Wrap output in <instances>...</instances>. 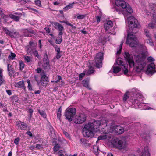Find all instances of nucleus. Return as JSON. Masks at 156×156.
<instances>
[{"label":"nucleus","mask_w":156,"mask_h":156,"mask_svg":"<svg viewBox=\"0 0 156 156\" xmlns=\"http://www.w3.org/2000/svg\"><path fill=\"white\" fill-rule=\"evenodd\" d=\"M101 122L99 121H94L86 124L83 129V133L85 137H92L94 135L95 129L98 128Z\"/></svg>","instance_id":"1"},{"label":"nucleus","mask_w":156,"mask_h":156,"mask_svg":"<svg viewBox=\"0 0 156 156\" xmlns=\"http://www.w3.org/2000/svg\"><path fill=\"white\" fill-rule=\"evenodd\" d=\"M115 3L117 7L115 8V11H117L119 14L122 12V9L119 6H121L122 9H125L127 12L129 14L133 12L132 8L123 0H115Z\"/></svg>","instance_id":"2"},{"label":"nucleus","mask_w":156,"mask_h":156,"mask_svg":"<svg viewBox=\"0 0 156 156\" xmlns=\"http://www.w3.org/2000/svg\"><path fill=\"white\" fill-rule=\"evenodd\" d=\"M146 56L144 55H140L136 58L137 66L134 67V70L137 72H140L143 69L145 66L144 62Z\"/></svg>","instance_id":"3"},{"label":"nucleus","mask_w":156,"mask_h":156,"mask_svg":"<svg viewBox=\"0 0 156 156\" xmlns=\"http://www.w3.org/2000/svg\"><path fill=\"white\" fill-rule=\"evenodd\" d=\"M133 32L132 31L128 33L126 41V44H128L131 47H135L137 44L136 37L133 34Z\"/></svg>","instance_id":"4"},{"label":"nucleus","mask_w":156,"mask_h":156,"mask_svg":"<svg viewBox=\"0 0 156 156\" xmlns=\"http://www.w3.org/2000/svg\"><path fill=\"white\" fill-rule=\"evenodd\" d=\"M76 112V109L74 108H67L66 109L64 114L66 119L69 122L72 121L73 117L75 115Z\"/></svg>","instance_id":"5"},{"label":"nucleus","mask_w":156,"mask_h":156,"mask_svg":"<svg viewBox=\"0 0 156 156\" xmlns=\"http://www.w3.org/2000/svg\"><path fill=\"white\" fill-rule=\"evenodd\" d=\"M128 20L129 23V27L130 30H131L133 31V30L134 29L139 28L140 27L138 20L134 17L131 16L129 17Z\"/></svg>","instance_id":"6"},{"label":"nucleus","mask_w":156,"mask_h":156,"mask_svg":"<svg viewBox=\"0 0 156 156\" xmlns=\"http://www.w3.org/2000/svg\"><path fill=\"white\" fill-rule=\"evenodd\" d=\"M103 58V54L101 52H98L96 54L94 58L96 66L98 68H101L102 66V61Z\"/></svg>","instance_id":"7"},{"label":"nucleus","mask_w":156,"mask_h":156,"mask_svg":"<svg viewBox=\"0 0 156 156\" xmlns=\"http://www.w3.org/2000/svg\"><path fill=\"white\" fill-rule=\"evenodd\" d=\"M2 30L5 33V34L10 36L11 38H15L20 36L19 32L16 31H11L8 30L6 27H3Z\"/></svg>","instance_id":"8"},{"label":"nucleus","mask_w":156,"mask_h":156,"mask_svg":"<svg viewBox=\"0 0 156 156\" xmlns=\"http://www.w3.org/2000/svg\"><path fill=\"white\" fill-rule=\"evenodd\" d=\"M86 119V116L85 114H80L75 116L74 121L76 124H82L85 121Z\"/></svg>","instance_id":"9"},{"label":"nucleus","mask_w":156,"mask_h":156,"mask_svg":"<svg viewBox=\"0 0 156 156\" xmlns=\"http://www.w3.org/2000/svg\"><path fill=\"white\" fill-rule=\"evenodd\" d=\"M113 145L115 148L119 150L123 149L126 147V144L125 142H123L122 140H115L113 142Z\"/></svg>","instance_id":"10"},{"label":"nucleus","mask_w":156,"mask_h":156,"mask_svg":"<svg viewBox=\"0 0 156 156\" xmlns=\"http://www.w3.org/2000/svg\"><path fill=\"white\" fill-rule=\"evenodd\" d=\"M124 57L126 60L128 62L129 66L130 67L134 66V61L132 55L130 54L128 52H125Z\"/></svg>","instance_id":"11"},{"label":"nucleus","mask_w":156,"mask_h":156,"mask_svg":"<svg viewBox=\"0 0 156 156\" xmlns=\"http://www.w3.org/2000/svg\"><path fill=\"white\" fill-rule=\"evenodd\" d=\"M44 64L43 67L44 69L48 70L50 69V65L49 62V59L48 55L46 53L44 56L43 58Z\"/></svg>","instance_id":"12"},{"label":"nucleus","mask_w":156,"mask_h":156,"mask_svg":"<svg viewBox=\"0 0 156 156\" xmlns=\"http://www.w3.org/2000/svg\"><path fill=\"white\" fill-rule=\"evenodd\" d=\"M41 83L42 85L44 86V84L48 83V77L45 75L44 72L43 70L41 74Z\"/></svg>","instance_id":"13"},{"label":"nucleus","mask_w":156,"mask_h":156,"mask_svg":"<svg viewBox=\"0 0 156 156\" xmlns=\"http://www.w3.org/2000/svg\"><path fill=\"white\" fill-rule=\"evenodd\" d=\"M155 72V65L154 64L151 63L148 66L147 69L146 71L147 74L148 75H152Z\"/></svg>","instance_id":"14"},{"label":"nucleus","mask_w":156,"mask_h":156,"mask_svg":"<svg viewBox=\"0 0 156 156\" xmlns=\"http://www.w3.org/2000/svg\"><path fill=\"white\" fill-rule=\"evenodd\" d=\"M16 124L18 126V128L19 130H26L28 126L25 123L21 122L20 121L17 122Z\"/></svg>","instance_id":"15"},{"label":"nucleus","mask_w":156,"mask_h":156,"mask_svg":"<svg viewBox=\"0 0 156 156\" xmlns=\"http://www.w3.org/2000/svg\"><path fill=\"white\" fill-rule=\"evenodd\" d=\"M50 23L52 24H53L55 26V27L56 28H58V31H63L64 30L63 26L62 25L59 24V23L57 22H50Z\"/></svg>","instance_id":"16"},{"label":"nucleus","mask_w":156,"mask_h":156,"mask_svg":"<svg viewBox=\"0 0 156 156\" xmlns=\"http://www.w3.org/2000/svg\"><path fill=\"white\" fill-rule=\"evenodd\" d=\"M113 27L112 22L110 20L108 21L104 24V27L106 31L108 30Z\"/></svg>","instance_id":"17"},{"label":"nucleus","mask_w":156,"mask_h":156,"mask_svg":"<svg viewBox=\"0 0 156 156\" xmlns=\"http://www.w3.org/2000/svg\"><path fill=\"white\" fill-rule=\"evenodd\" d=\"M7 70L9 75L10 77L12 76L14 73V71L13 68L12 67V65L10 64H8L7 65Z\"/></svg>","instance_id":"18"},{"label":"nucleus","mask_w":156,"mask_h":156,"mask_svg":"<svg viewBox=\"0 0 156 156\" xmlns=\"http://www.w3.org/2000/svg\"><path fill=\"white\" fill-rule=\"evenodd\" d=\"M15 86L17 87L23 88L24 90H25L26 89L24 81L23 80L20 81L15 83Z\"/></svg>","instance_id":"19"},{"label":"nucleus","mask_w":156,"mask_h":156,"mask_svg":"<svg viewBox=\"0 0 156 156\" xmlns=\"http://www.w3.org/2000/svg\"><path fill=\"white\" fill-rule=\"evenodd\" d=\"M115 131L118 134H121L124 131L123 128L119 126H116L115 128Z\"/></svg>","instance_id":"20"},{"label":"nucleus","mask_w":156,"mask_h":156,"mask_svg":"<svg viewBox=\"0 0 156 156\" xmlns=\"http://www.w3.org/2000/svg\"><path fill=\"white\" fill-rule=\"evenodd\" d=\"M150 154L148 151V147H146L143 150L141 156H150Z\"/></svg>","instance_id":"21"},{"label":"nucleus","mask_w":156,"mask_h":156,"mask_svg":"<svg viewBox=\"0 0 156 156\" xmlns=\"http://www.w3.org/2000/svg\"><path fill=\"white\" fill-rule=\"evenodd\" d=\"M35 47H30L27 46L26 47V49L27 53L30 55H33V52L34 50L35 49Z\"/></svg>","instance_id":"22"},{"label":"nucleus","mask_w":156,"mask_h":156,"mask_svg":"<svg viewBox=\"0 0 156 156\" xmlns=\"http://www.w3.org/2000/svg\"><path fill=\"white\" fill-rule=\"evenodd\" d=\"M89 80H84L82 81V84L83 86L89 90H91V88L89 86Z\"/></svg>","instance_id":"23"},{"label":"nucleus","mask_w":156,"mask_h":156,"mask_svg":"<svg viewBox=\"0 0 156 156\" xmlns=\"http://www.w3.org/2000/svg\"><path fill=\"white\" fill-rule=\"evenodd\" d=\"M86 16V14H77L74 15V19L77 18L78 20H82L85 18Z\"/></svg>","instance_id":"24"},{"label":"nucleus","mask_w":156,"mask_h":156,"mask_svg":"<svg viewBox=\"0 0 156 156\" xmlns=\"http://www.w3.org/2000/svg\"><path fill=\"white\" fill-rule=\"evenodd\" d=\"M58 156H69L66 153L62 150H59L58 153Z\"/></svg>","instance_id":"25"},{"label":"nucleus","mask_w":156,"mask_h":156,"mask_svg":"<svg viewBox=\"0 0 156 156\" xmlns=\"http://www.w3.org/2000/svg\"><path fill=\"white\" fill-rule=\"evenodd\" d=\"M9 17L16 21H18L20 20V18L18 16L14 15L12 14H10L9 15Z\"/></svg>","instance_id":"26"},{"label":"nucleus","mask_w":156,"mask_h":156,"mask_svg":"<svg viewBox=\"0 0 156 156\" xmlns=\"http://www.w3.org/2000/svg\"><path fill=\"white\" fill-rule=\"evenodd\" d=\"M60 22L65 23L66 25L71 26L72 28L76 29V26H74L73 25L71 24L69 22L67 21H60Z\"/></svg>","instance_id":"27"},{"label":"nucleus","mask_w":156,"mask_h":156,"mask_svg":"<svg viewBox=\"0 0 156 156\" xmlns=\"http://www.w3.org/2000/svg\"><path fill=\"white\" fill-rule=\"evenodd\" d=\"M113 72L115 73H118L121 70V68H120L119 66H113Z\"/></svg>","instance_id":"28"},{"label":"nucleus","mask_w":156,"mask_h":156,"mask_svg":"<svg viewBox=\"0 0 156 156\" xmlns=\"http://www.w3.org/2000/svg\"><path fill=\"white\" fill-rule=\"evenodd\" d=\"M38 112L40 113L41 116L44 118H45L46 117V114L45 112L43 111H41L40 109L38 110Z\"/></svg>","instance_id":"29"},{"label":"nucleus","mask_w":156,"mask_h":156,"mask_svg":"<svg viewBox=\"0 0 156 156\" xmlns=\"http://www.w3.org/2000/svg\"><path fill=\"white\" fill-rule=\"evenodd\" d=\"M94 71L93 69H89L87 71H84L86 75L88 76L94 73Z\"/></svg>","instance_id":"30"},{"label":"nucleus","mask_w":156,"mask_h":156,"mask_svg":"<svg viewBox=\"0 0 156 156\" xmlns=\"http://www.w3.org/2000/svg\"><path fill=\"white\" fill-rule=\"evenodd\" d=\"M144 139L148 140L149 138V135L146 133H142L140 135Z\"/></svg>","instance_id":"31"},{"label":"nucleus","mask_w":156,"mask_h":156,"mask_svg":"<svg viewBox=\"0 0 156 156\" xmlns=\"http://www.w3.org/2000/svg\"><path fill=\"white\" fill-rule=\"evenodd\" d=\"M60 148V146L58 144H55V145L53 147V151H54V153H55V152H56Z\"/></svg>","instance_id":"32"},{"label":"nucleus","mask_w":156,"mask_h":156,"mask_svg":"<svg viewBox=\"0 0 156 156\" xmlns=\"http://www.w3.org/2000/svg\"><path fill=\"white\" fill-rule=\"evenodd\" d=\"M107 138V135L105 134L101 135L98 137V140H97L96 142L97 143L98 140H104L106 139Z\"/></svg>","instance_id":"33"},{"label":"nucleus","mask_w":156,"mask_h":156,"mask_svg":"<svg viewBox=\"0 0 156 156\" xmlns=\"http://www.w3.org/2000/svg\"><path fill=\"white\" fill-rule=\"evenodd\" d=\"M16 55L15 53L11 52V55H9L8 57V58L9 60H12L16 57Z\"/></svg>","instance_id":"34"},{"label":"nucleus","mask_w":156,"mask_h":156,"mask_svg":"<svg viewBox=\"0 0 156 156\" xmlns=\"http://www.w3.org/2000/svg\"><path fill=\"white\" fill-rule=\"evenodd\" d=\"M61 108V107L59 108L58 112H57V117L58 119H60L61 115L62 110Z\"/></svg>","instance_id":"35"},{"label":"nucleus","mask_w":156,"mask_h":156,"mask_svg":"<svg viewBox=\"0 0 156 156\" xmlns=\"http://www.w3.org/2000/svg\"><path fill=\"white\" fill-rule=\"evenodd\" d=\"M123 41H121V42L120 45L119 47V49L118 50V51L117 52V54H119L120 53L122 49V46L123 44Z\"/></svg>","instance_id":"36"},{"label":"nucleus","mask_w":156,"mask_h":156,"mask_svg":"<svg viewBox=\"0 0 156 156\" xmlns=\"http://www.w3.org/2000/svg\"><path fill=\"white\" fill-rule=\"evenodd\" d=\"M24 64L22 61L20 62L19 64V69L21 71H22L23 70V69L24 68Z\"/></svg>","instance_id":"37"},{"label":"nucleus","mask_w":156,"mask_h":156,"mask_svg":"<svg viewBox=\"0 0 156 156\" xmlns=\"http://www.w3.org/2000/svg\"><path fill=\"white\" fill-rule=\"evenodd\" d=\"M122 59L121 58H118L116 60V63L118 65H121L122 63Z\"/></svg>","instance_id":"38"},{"label":"nucleus","mask_w":156,"mask_h":156,"mask_svg":"<svg viewBox=\"0 0 156 156\" xmlns=\"http://www.w3.org/2000/svg\"><path fill=\"white\" fill-rule=\"evenodd\" d=\"M24 58L25 60L28 62H30L31 61V58L29 56H24Z\"/></svg>","instance_id":"39"},{"label":"nucleus","mask_w":156,"mask_h":156,"mask_svg":"<svg viewBox=\"0 0 156 156\" xmlns=\"http://www.w3.org/2000/svg\"><path fill=\"white\" fill-rule=\"evenodd\" d=\"M53 47L55 49V50L56 52H60V48L57 45H53Z\"/></svg>","instance_id":"40"},{"label":"nucleus","mask_w":156,"mask_h":156,"mask_svg":"<svg viewBox=\"0 0 156 156\" xmlns=\"http://www.w3.org/2000/svg\"><path fill=\"white\" fill-rule=\"evenodd\" d=\"M149 6L152 9V10H153L154 11H155L154 9H156V5L153 3H151L149 4Z\"/></svg>","instance_id":"41"},{"label":"nucleus","mask_w":156,"mask_h":156,"mask_svg":"<svg viewBox=\"0 0 156 156\" xmlns=\"http://www.w3.org/2000/svg\"><path fill=\"white\" fill-rule=\"evenodd\" d=\"M27 46H30V47H35L36 44H35L34 43V42L32 41H30L29 42V45H28Z\"/></svg>","instance_id":"42"},{"label":"nucleus","mask_w":156,"mask_h":156,"mask_svg":"<svg viewBox=\"0 0 156 156\" xmlns=\"http://www.w3.org/2000/svg\"><path fill=\"white\" fill-rule=\"evenodd\" d=\"M33 54L34 55L37 57H39V55L37 51L36 50L35 48L34 50L33 51Z\"/></svg>","instance_id":"43"},{"label":"nucleus","mask_w":156,"mask_h":156,"mask_svg":"<svg viewBox=\"0 0 156 156\" xmlns=\"http://www.w3.org/2000/svg\"><path fill=\"white\" fill-rule=\"evenodd\" d=\"M62 41V38L59 37H58V39H56L55 40V43L57 44H60Z\"/></svg>","instance_id":"44"},{"label":"nucleus","mask_w":156,"mask_h":156,"mask_svg":"<svg viewBox=\"0 0 156 156\" xmlns=\"http://www.w3.org/2000/svg\"><path fill=\"white\" fill-rule=\"evenodd\" d=\"M36 148H37L38 149H43V147L42 146L41 144H37L36 145Z\"/></svg>","instance_id":"45"},{"label":"nucleus","mask_w":156,"mask_h":156,"mask_svg":"<svg viewBox=\"0 0 156 156\" xmlns=\"http://www.w3.org/2000/svg\"><path fill=\"white\" fill-rule=\"evenodd\" d=\"M35 2L36 4L39 7H41V1L39 0H36L35 1Z\"/></svg>","instance_id":"46"},{"label":"nucleus","mask_w":156,"mask_h":156,"mask_svg":"<svg viewBox=\"0 0 156 156\" xmlns=\"http://www.w3.org/2000/svg\"><path fill=\"white\" fill-rule=\"evenodd\" d=\"M62 53V51L58 52H56V58L57 59L59 58L61 56H62L61 53Z\"/></svg>","instance_id":"47"},{"label":"nucleus","mask_w":156,"mask_h":156,"mask_svg":"<svg viewBox=\"0 0 156 156\" xmlns=\"http://www.w3.org/2000/svg\"><path fill=\"white\" fill-rule=\"evenodd\" d=\"M24 30H27V32H28V33H30L35 34V32L33 30H31L30 29H24Z\"/></svg>","instance_id":"48"},{"label":"nucleus","mask_w":156,"mask_h":156,"mask_svg":"<svg viewBox=\"0 0 156 156\" xmlns=\"http://www.w3.org/2000/svg\"><path fill=\"white\" fill-rule=\"evenodd\" d=\"M73 3H74L69 4V5H68L66 7H65L64 9H65L66 10H68L72 8L73 6Z\"/></svg>","instance_id":"49"},{"label":"nucleus","mask_w":156,"mask_h":156,"mask_svg":"<svg viewBox=\"0 0 156 156\" xmlns=\"http://www.w3.org/2000/svg\"><path fill=\"white\" fill-rule=\"evenodd\" d=\"M129 98V97L127 95V93H126L124 95L123 98V101H126Z\"/></svg>","instance_id":"50"},{"label":"nucleus","mask_w":156,"mask_h":156,"mask_svg":"<svg viewBox=\"0 0 156 156\" xmlns=\"http://www.w3.org/2000/svg\"><path fill=\"white\" fill-rule=\"evenodd\" d=\"M27 82L28 83V88L30 90H32V87L31 85L30 80H27Z\"/></svg>","instance_id":"51"},{"label":"nucleus","mask_w":156,"mask_h":156,"mask_svg":"<svg viewBox=\"0 0 156 156\" xmlns=\"http://www.w3.org/2000/svg\"><path fill=\"white\" fill-rule=\"evenodd\" d=\"M144 31L145 34L146 35V36L148 37H150V34H149V31L146 29H145L144 30Z\"/></svg>","instance_id":"52"},{"label":"nucleus","mask_w":156,"mask_h":156,"mask_svg":"<svg viewBox=\"0 0 156 156\" xmlns=\"http://www.w3.org/2000/svg\"><path fill=\"white\" fill-rule=\"evenodd\" d=\"M155 24L153 23H150L148 24L149 27H151V28H153L155 27Z\"/></svg>","instance_id":"53"},{"label":"nucleus","mask_w":156,"mask_h":156,"mask_svg":"<svg viewBox=\"0 0 156 156\" xmlns=\"http://www.w3.org/2000/svg\"><path fill=\"white\" fill-rule=\"evenodd\" d=\"M80 142L84 144H86L87 142V140L85 139L82 138L80 139Z\"/></svg>","instance_id":"54"},{"label":"nucleus","mask_w":156,"mask_h":156,"mask_svg":"<svg viewBox=\"0 0 156 156\" xmlns=\"http://www.w3.org/2000/svg\"><path fill=\"white\" fill-rule=\"evenodd\" d=\"M20 138L19 137L16 138L14 140V143L16 145H17L20 141Z\"/></svg>","instance_id":"55"},{"label":"nucleus","mask_w":156,"mask_h":156,"mask_svg":"<svg viewBox=\"0 0 156 156\" xmlns=\"http://www.w3.org/2000/svg\"><path fill=\"white\" fill-rule=\"evenodd\" d=\"M86 75L85 73L84 72V71L82 73L80 74L79 75V78L82 79L83 77L84 76V75Z\"/></svg>","instance_id":"56"},{"label":"nucleus","mask_w":156,"mask_h":156,"mask_svg":"<svg viewBox=\"0 0 156 156\" xmlns=\"http://www.w3.org/2000/svg\"><path fill=\"white\" fill-rule=\"evenodd\" d=\"M147 43L149 44L151 46H154V44L153 42L150 39H148L147 41Z\"/></svg>","instance_id":"57"},{"label":"nucleus","mask_w":156,"mask_h":156,"mask_svg":"<svg viewBox=\"0 0 156 156\" xmlns=\"http://www.w3.org/2000/svg\"><path fill=\"white\" fill-rule=\"evenodd\" d=\"M124 69L123 70L124 73L125 75H126L128 73V69L126 68V66H124Z\"/></svg>","instance_id":"58"},{"label":"nucleus","mask_w":156,"mask_h":156,"mask_svg":"<svg viewBox=\"0 0 156 156\" xmlns=\"http://www.w3.org/2000/svg\"><path fill=\"white\" fill-rule=\"evenodd\" d=\"M147 60L150 62H152L154 60V59L151 56L148 57L147 58Z\"/></svg>","instance_id":"59"},{"label":"nucleus","mask_w":156,"mask_h":156,"mask_svg":"<svg viewBox=\"0 0 156 156\" xmlns=\"http://www.w3.org/2000/svg\"><path fill=\"white\" fill-rule=\"evenodd\" d=\"M36 71L37 73H41V72H42L41 69L40 68H37L36 69Z\"/></svg>","instance_id":"60"},{"label":"nucleus","mask_w":156,"mask_h":156,"mask_svg":"<svg viewBox=\"0 0 156 156\" xmlns=\"http://www.w3.org/2000/svg\"><path fill=\"white\" fill-rule=\"evenodd\" d=\"M3 70L0 68V78H2L3 77Z\"/></svg>","instance_id":"61"},{"label":"nucleus","mask_w":156,"mask_h":156,"mask_svg":"<svg viewBox=\"0 0 156 156\" xmlns=\"http://www.w3.org/2000/svg\"><path fill=\"white\" fill-rule=\"evenodd\" d=\"M44 29L48 33H49L50 32V30L48 27H46Z\"/></svg>","instance_id":"62"},{"label":"nucleus","mask_w":156,"mask_h":156,"mask_svg":"<svg viewBox=\"0 0 156 156\" xmlns=\"http://www.w3.org/2000/svg\"><path fill=\"white\" fill-rule=\"evenodd\" d=\"M62 31H59L58 33V37H59L62 38V36L63 34Z\"/></svg>","instance_id":"63"},{"label":"nucleus","mask_w":156,"mask_h":156,"mask_svg":"<svg viewBox=\"0 0 156 156\" xmlns=\"http://www.w3.org/2000/svg\"><path fill=\"white\" fill-rule=\"evenodd\" d=\"M63 133L65 136L66 137H68V138H69L70 137L69 133L65 131H64Z\"/></svg>","instance_id":"64"}]
</instances>
